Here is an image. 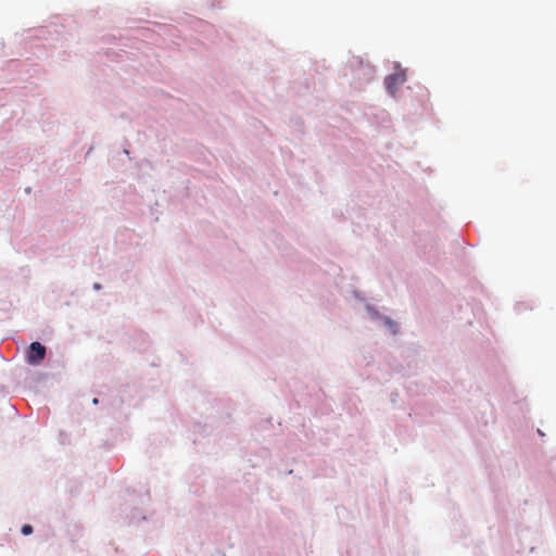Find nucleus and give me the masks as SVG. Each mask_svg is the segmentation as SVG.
<instances>
[{"label": "nucleus", "mask_w": 556, "mask_h": 556, "mask_svg": "<svg viewBox=\"0 0 556 556\" xmlns=\"http://www.w3.org/2000/svg\"><path fill=\"white\" fill-rule=\"evenodd\" d=\"M46 356V348L39 342H33L27 354V362L30 365L40 364Z\"/></svg>", "instance_id": "nucleus-1"}, {"label": "nucleus", "mask_w": 556, "mask_h": 556, "mask_svg": "<svg viewBox=\"0 0 556 556\" xmlns=\"http://www.w3.org/2000/svg\"><path fill=\"white\" fill-rule=\"evenodd\" d=\"M21 531L24 535H29L33 533V527L30 525H24Z\"/></svg>", "instance_id": "nucleus-2"}, {"label": "nucleus", "mask_w": 556, "mask_h": 556, "mask_svg": "<svg viewBox=\"0 0 556 556\" xmlns=\"http://www.w3.org/2000/svg\"><path fill=\"white\" fill-rule=\"evenodd\" d=\"M93 287H94V289H97V290L101 289V285H100V283H94V285H93Z\"/></svg>", "instance_id": "nucleus-3"}]
</instances>
